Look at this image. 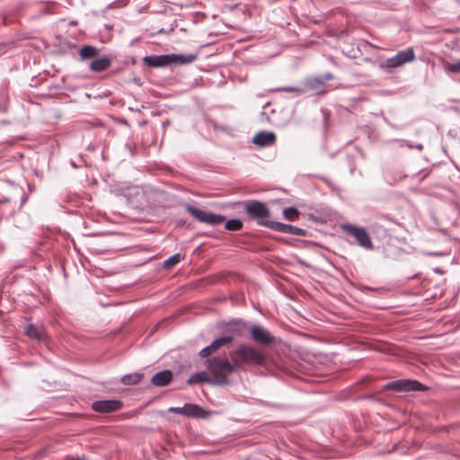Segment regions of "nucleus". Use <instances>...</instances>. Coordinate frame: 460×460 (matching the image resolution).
<instances>
[{
  "instance_id": "25",
  "label": "nucleus",
  "mask_w": 460,
  "mask_h": 460,
  "mask_svg": "<svg viewBox=\"0 0 460 460\" xmlns=\"http://www.w3.org/2000/svg\"><path fill=\"white\" fill-rule=\"evenodd\" d=\"M225 227L229 231H238L242 229L243 223L239 219H230L226 221Z\"/></svg>"
},
{
  "instance_id": "13",
  "label": "nucleus",
  "mask_w": 460,
  "mask_h": 460,
  "mask_svg": "<svg viewBox=\"0 0 460 460\" xmlns=\"http://www.w3.org/2000/svg\"><path fill=\"white\" fill-rule=\"evenodd\" d=\"M170 55H152L144 58V62L152 67H164L172 64Z\"/></svg>"
},
{
  "instance_id": "10",
  "label": "nucleus",
  "mask_w": 460,
  "mask_h": 460,
  "mask_svg": "<svg viewBox=\"0 0 460 460\" xmlns=\"http://www.w3.org/2000/svg\"><path fill=\"white\" fill-rule=\"evenodd\" d=\"M122 407V402L119 400H102L93 403L92 408L97 412H113Z\"/></svg>"
},
{
  "instance_id": "16",
  "label": "nucleus",
  "mask_w": 460,
  "mask_h": 460,
  "mask_svg": "<svg viewBox=\"0 0 460 460\" xmlns=\"http://www.w3.org/2000/svg\"><path fill=\"white\" fill-rule=\"evenodd\" d=\"M111 60L107 57L93 59L90 65L89 69L93 72H102L110 67Z\"/></svg>"
},
{
  "instance_id": "4",
  "label": "nucleus",
  "mask_w": 460,
  "mask_h": 460,
  "mask_svg": "<svg viewBox=\"0 0 460 460\" xmlns=\"http://www.w3.org/2000/svg\"><path fill=\"white\" fill-rule=\"evenodd\" d=\"M341 228L344 233L352 236L359 246L367 250L373 249L372 241L365 228L350 224H343Z\"/></svg>"
},
{
  "instance_id": "29",
  "label": "nucleus",
  "mask_w": 460,
  "mask_h": 460,
  "mask_svg": "<svg viewBox=\"0 0 460 460\" xmlns=\"http://www.w3.org/2000/svg\"><path fill=\"white\" fill-rule=\"evenodd\" d=\"M158 34H163V33H166L165 30L164 29H160L158 31H157Z\"/></svg>"
},
{
  "instance_id": "24",
  "label": "nucleus",
  "mask_w": 460,
  "mask_h": 460,
  "mask_svg": "<svg viewBox=\"0 0 460 460\" xmlns=\"http://www.w3.org/2000/svg\"><path fill=\"white\" fill-rule=\"evenodd\" d=\"M444 69L448 74H460V60L455 63H445Z\"/></svg>"
},
{
  "instance_id": "6",
  "label": "nucleus",
  "mask_w": 460,
  "mask_h": 460,
  "mask_svg": "<svg viewBox=\"0 0 460 460\" xmlns=\"http://www.w3.org/2000/svg\"><path fill=\"white\" fill-rule=\"evenodd\" d=\"M187 211L197 220L212 226L220 225L225 221V217L201 210L193 206L188 205Z\"/></svg>"
},
{
  "instance_id": "20",
  "label": "nucleus",
  "mask_w": 460,
  "mask_h": 460,
  "mask_svg": "<svg viewBox=\"0 0 460 460\" xmlns=\"http://www.w3.org/2000/svg\"><path fill=\"white\" fill-rule=\"evenodd\" d=\"M25 334L34 340H41L43 338V332L38 329L35 325L30 324L25 329Z\"/></svg>"
},
{
  "instance_id": "28",
  "label": "nucleus",
  "mask_w": 460,
  "mask_h": 460,
  "mask_svg": "<svg viewBox=\"0 0 460 460\" xmlns=\"http://www.w3.org/2000/svg\"><path fill=\"white\" fill-rule=\"evenodd\" d=\"M168 411L172 413L184 415L183 407H171Z\"/></svg>"
},
{
  "instance_id": "22",
  "label": "nucleus",
  "mask_w": 460,
  "mask_h": 460,
  "mask_svg": "<svg viewBox=\"0 0 460 460\" xmlns=\"http://www.w3.org/2000/svg\"><path fill=\"white\" fill-rule=\"evenodd\" d=\"M143 376L144 375L139 373L128 374L121 378V382L126 385H136L142 380Z\"/></svg>"
},
{
  "instance_id": "11",
  "label": "nucleus",
  "mask_w": 460,
  "mask_h": 460,
  "mask_svg": "<svg viewBox=\"0 0 460 460\" xmlns=\"http://www.w3.org/2000/svg\"><path fill=\"white\" fill-rule=\"evenodd\" d=\"M269 228L285 234H291L296 235L305 234V230L299 227L276 221H273L271 224H269Z\"/></svg>"
},
{
  "instance_id": "17",
  "label": "nucleus",
  "mask_w": 460,
  "mask_h": 460,
  "mask_svg": "<svg viewBox=\"0 0 460 460\" xmlns=\"http://www.w3.org/2000/svg\"><path fill=\"white\" fill-rule=\"evenodd\" d=\"M170 56L172 58H171L172 64H180V65L190 64L196 59V56L193 54H188V55L171 54Z\"/></svg>"
},
{
  "instance_id": "21",
  "label": "nucleus",
  "mask_w": 460,
  "mask_h": 460,
  "mask_svg": "<svg viewBox=\"0 0 460 460\" xmlns=\"http://www.w3.org/2000/svg\"><path fill=\"white\" fill-rule=\"evenodd\" d=\"M79 54L82 59L93 58L97 56L98 49L95 47L86 45L80 49Z\"/></svg>"
},
{
  "instance_id": "23",
  "label": "nucleus",
  "mask_w": 460,
  "mask_h": 460,
  "mask_svg": "<svg viewBox=\"0 0 460 460\" xmlns=\"http://www.w3.org/2000/svg\"><path fill=\"white\" fill-rule=\"evenodd\" d=\"M299 214V211L294 207L288 208L283 211L285 218L289 221H295L296 219H297Z\"/></svg>"
},
{
  "instance_id": "15",
  "label": "nucleus",
  "mask_w": 460,
  "mask_h": 460,
  "mask_svg": "<svg viewBox=\"0 0 460 460\" xmlns=\"http://www.w3.org/2000/svg\"><path fill=\"white\" fill-rule=\"evenodd\" d=\"M172 380V373L171 370H163L155 374L152 377V384L155 386H165Z\"/></svg>"
},
{
  "instance_id": "26",
  "label": "nucleus",
  "mask_w": 460,
  "mask_h": 460,
  "mask_svg": "<svg viewBox=\"0 0 460 460\" xmlns=\"http://www.w3.org/2000/svg\"><path fill=\"white\" fill-rule=\"evenodd\" d=\"M181 255L180 253H176L168 258L166 261H164V267L166 269H170L178 264L181 261Z\"/></svg>"
},
{
  "instance_id": "9",
  "label": "nucleus",
  "mask_w": 460,
  "mask_h": 460,
  "mask_svg": "<svg viewBox=\"0 0 460 460\" xmlns=\"http://www.w3.org/2000/svg\"><path fill=\"white\" fill-rule=\"evenodd\" d=\"M234 338L232 336H224L215 340L210 345L202 349L199 352L201 358H207L212 353L217 352L223 346L229 345L233 342Z\"/></svg>"
},
{
  "instance_id": "27",
  "label": "nucleus",
  "mask_w": 460,
  "mask_h": 460,
  "mask_svg": "<svg viewBox=\"0 0 460 460\" xmlns=\"http://www.w3.org/2000/svg\"><path fill=\"white\" fill-rule=\"evenodd\" d=\"M275 91H277V92L294 93L296 95H300V94L304 93V92H305L302 88L295 87V86L280 87V88H277Z\"/></svg>"
},
{
  "instance_id": "2",
  "label": "nucleus",
  "mask_w": 460,
  "mask_h": 460,
  "mask_svg": "<svg viewBox=\"0 0 460 460\" xmlns=\"http://www.w3.org/2000/svg\"><path fill=\"white\" fill-rule=\"evenodd\" d=\"M208 370L211 376L212 385H228L227 376L236 371L232 360H224L219 358H213L209 360Z\"/></svg>"
},
{
  "instance_id": "19",
  "label": "nucleus",
  "mask_w": 460,
  "mask_h": 460,
  "mask_svg": "<svg viewBox=\"0 0 460 460\" xmlns=\"http://www.w3.org/2000/svg\"><path fill=\"white\" fill-rule=\"evenodd\" d=\"M184 415L190 417H204L205 411L196 404L186 403L183 406Z\"/></svg>"
},
{
  "instance_id": "14",
  "label": "nucleus",
  "mask_w": 460,
  "mask_h": 460,
  "mask_svg": "<svg viewBox=\"0 0 460 460\" xmlns=\"http://www.w3.org/2000/svg\"><path fill=\"white\" fill-rule=\"evenodd\" d=\"M332 78V75L327 73L322 77H313L307 79L305 81V85L308 89L314 90L317 93H322L323 91L325 82L331 80Z\"/></svg>"
},
{
  "instance_id": "8",
  "label": "nucleus",
  "mask_w": 460,
  "mask_h": 460,
  "mask_svg": "<svg viewBox=\"0 0 460 460\" xmlns=\"http://www.w3.org/2000/svg\"><path fill=\"white\" fill-rule=\"evenodd\" d=\"M252 339L259 345L269 346L274 342V337L262 327L254 325L251 328Z\"/></svg>"
},
{
  "instance_id": "12",
  "label": "nucleus",
  "mask_w": 460,
  "mask_h": 460,
  "mask_svg": "<svg viewBox=\"0 0 460 460\" xmlns=\"http://www.w3.org/2000/svg\"><path fill=\"white\" fill-rule=\"evenodd\" d=\"M276 141V136L273 132H268V131H261L257 133L253 137L252 142L260 146V147H265V146H270L274 145Z\"/></svg>"
},
{
  "instance_id": "1",
  "label": "nucleus",
  "mask_w": 460,
  "mask_h": 460,
  "mask_svg": "<svg viewBox=\"0 0 460 460\" xmlns=\"http://www.w3.org/2000/svg\"><path fill=\"white\" fill-rule=\"evenodd\" d=\"M232 360L236 371L244 370L247 366L263 365L266 359L265 354L259 349L242 344L230 353Z\"/></svg>"
},
{
  "instance_id": "30",
  "label": "nucleus",
  "mask_w": 460,
  "mask_h": 460,
  "mask_svg": "<svg viewBox=\"0 0 460 460\" xmlns=\"http://www.w3.org/2000/svg\"><path fill=\"white\" fill-rule=\"evenodd\" d=\"M66 460H80L79 458L68 457Z\"/></svg>"
},
{
  "instance_id": "18",
  "label": "nucleus",
  "mask_w": 460,
  "mask_h": 460,
  "mask_svg": "<svg viewBox=\"0 0 460 460\" xmlns=\"http://www.w3.org/2000/svg\"><path fill=\"white\" fill-rule=\"evenodd\" d=\"M198 383H207V384H212V379L208 376L207 372H200L197 373L195 375H192L188 380V385H195Z\"/></svg>"
},
{
  "instance_id": "5",
  "label": "nucleus",
  "mask_w": 460,
  "mask_h": 460,
  "mask_svg": "<svg viewBox=\"0 0 460 460\" xmlns=\"http://www.w3.org/2000/svg\"><path fill=\"white\" fill-rule=\"evenodd\" d=\"M415 59V54L412 48H408L404 50L399 51L395 56L387 58L381 67L386 70L402 66Z\"/></svg>"
},
{
  "instance_id": "3",
  "label": "nucleus",
  "mask_w": 460,
  "mask_h": 460,
  "mask_svg": "<svg viewBox=\"0 0 460 460\" xmlns=\"http://www.w3.org/2000/svg\"><path fill=\"white\" fill-rule=\"evenodd\" d=\"M245 211L252 218L255 219L260 226L269 228V224L273 222L268 219L270 215V209L261 201L253 200L248 202L245 205Z\"/></svg>"
},
{
  "instance_id": "7",
  "label": "nucleus",
  "mask_w": 460,
  "mask_h": 460,
  "mask_svg": "<svg viewBox=\"0 0 460 460\" xmlns=\"http://www.w3.org/2000/svg\"><path fill=\"white\" fill-rule=\"evenodd\" d=\"M384 389L394 391H423L426 388L421 383L418 381L397 380L386 384L384 386Z\"/></svg>"
}]
</instances>
